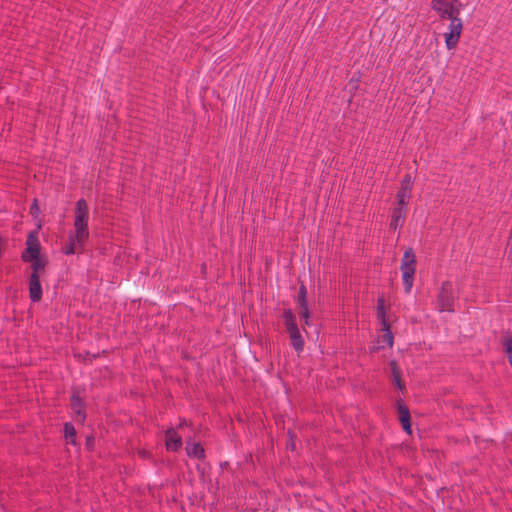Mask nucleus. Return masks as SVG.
I'll return each mask as SVG.
<instances>
[{"instance_id": "f03ea898", "label": "nucleus", "mask_w": 512, "mask_h": 512, "mask_svg": "<svg viewBox=\"0 0 512 512\" xmlns=\"http://www.w3.org/2000/svg\"><path fill=\"white\" fill-rule=\"evenodd\" d=\"M404 290L409 294L414 284L416 271V256L412 248H407L403 254L400 266Z\"/></svg>"}, {"instance_id": "f3484780", "label": "nucleus", "mask_w": 512, "mask_h": 512, "mask_svg": "<svg viewBox=\"0 0 512 512\" xmlns=\"http://www.w3.org/2000/svg\"><path fill=\"white\" fill-rule=\"evenodd\" d=\"M398 412L401 424L410 421L409 409L404 404H398Z\"/></svg>"}, {"instance_id": "7ed1b4c3", "label": "nucleus", "mask_w": 512, "mask_h": 512, "mask_svg": "<svg viewBox=\"0 0 512 512\" xmlns=\"http://www.w3.org/2000/svg\"><path fill=\"white\" fill-rule=\"evenodd\" d=\"M282 318L286 330L289 333L292 347L296 352H302L304 349V340L297 326L295 315L290 309H287L283 312Z\"/></svg>"}, {"instance_id": "412c9836", "label": "nucleus", "mask_w": 512, "mask_h": 512, "mask_svg": "<svg viewBox=\"0 0 512 512\" xmlns=\"http://www.w3.org/2000/svg\"><path fill=\"white\" fill-rule=\"evenodd\" d=\"M31 268L33 270L32 273H36V275H39V271L44 269V263L38 258L32 259L31 261Z\"/></svg>"}, {"instance_id": "393cba45", "label": "nucleus", "mask_w": 512, "mask_h": 512, "mask_svg": "<svg viewBox=\"0 0 512 512\" xmlns=\"http://www.w3.org/2000/svg\"><path fill=\"white\" fill-rule=\"evenodd\" d=\"M30 209H31V212H32V213H36V212H38V211H39V207H38V205H37L36 200H35V201H34V203L31 205V208H30Z\"/></svg>"}, {"instance_id": "aec40b11", "label": "nucleus", "mask_w": 512, "mask_h": 512, "mask_svg": "<svg viewBox=\"0 0 512 512\" xmlns=\"http://www.w3.org/2000/svg\"><path fill=\"white\" fill-rule=\"evenodd\" d=\"M377 316L381 319V324L384 325V321H387L385 318V310H384V300L379 299L377 303Z\"/></svg>"}, {"instance_id": "1a4fd4ad", "label": "nucleus", "mask_w": 512, "mask_h": 512, "mask_svg": "<svg viewBox=\"0 0 512 512\" xmlns=\"http://www.w3.org/2000/svg\"><path fill=\"white\" fill-rule=\"evenodd\" d=\"M407 207L404 206H396L393 209L390 228L393 230H397L403 226L404 220L406 218Z\"/></svg>"}, {"instance_id": "2eb2a0df", "label": "nucleus", "mask_w": 512, "mask_h": 512, "mask_svg": "<svg viewBox=\"0 0 512 512\" xmlns=\"http://www.w3.org/2000/svg\"><path fill=\"white\" fill-rule=\"evenodd\" d=\"M382 331H383V342L386 343L388 347L393 346V334L389 328V325L387 321H384V325H382Z\"/></svg>"}, {"instance_id": "4be33fe9", "label": "nucleus", "mask_w": 512, "mask_h": 512, "mask_svg": "<svg viewBox=\"0 0 512 512\" xmlns=\"http://www.w3.org/2000/svg\"><path fill=\"white\" fill-rule=\"evenodd\" d=\"M300 317L304 321L305 325H310V312L308 306L300 308Z\"/></svg>"}, {"instance_id": "4468645a", "label": "nucleus", "mask_w": 512, "mask_h": 512, "mask_svg": "<svg viewBox=\"0 0 512 512\" xmlns=\"http://www.w3.org/2000/svg\"><path fill=\"white\" fill-rule=\"evenodd\" d=\"M71 407H72V411L77 415V418L80 421H84L85 414L82 411V402H81V399L79 396H76V395L72 396Z\"/></svg>"}, {"instance_id": "20e7f679", "label": "nucleus", "mask_w": 512, "mask_h": 512, "mask_svg": "<svg viewBox=\"0 0 512 512\" xmlns=\"http://www.w3.org/2000/svg\"><path fill=\"white\" fill-rule=\"evenodd\" d=\"M431 6L441 19L459 16L462 8L459 0H432Z\"/></svg>"}, {"instance_id": "6e6552de", "label": "nucleus", "mask_w": 512, "mask_h": 512, "mask_svg": "<svg viewBox=\"0 0 512 512\" xmlns=\"http://www.w3.org/2000/svg\"><path fill=\"white\" fill-rule=\"evenodd\" d=\"M29 296L33 302H38L42 297V287L39 275L31 273L29 279Z\"/></svg>"}, {"instance_id": "6ab92c4d", "label": "nucleus", "mask_w": 512, "mask_h": 512, "mask_svg": "<svg viewBox=\"0 0 512 512\" xmlns=\"http://www.w3.org/2000/svg\"><path fill=\"white\" fill-rule=\"evenodd\" d=\"M64 433L67 439H71V442L74 443V437L76 436V431L74 426L71 423H66L64 426Z\"/></svg>"}, {"instance_id": "f8f14e48", "label": "nucleus", "mask_w": 512, "mask_h": 512, "mask_svg": "<svg viewBox=\"0 0 512 512\" xmlns=\"http://www.w3.org/2000/svg\"><path fill=\"white\" fill-rule=\"evenodd\" d=\"M411 186L409 183L407 185H401L400 190L397 193L398 206L407 207L408 200L410 198Z\"/></svg>"}, {"instance_id": "39448f33", "label": "nucleus", "mask_w": 512, "mask_h": 512, "mask_svg": "<svg viewBox=\"0 0 512 512\" xmlns=\"http://www.w3.org/2000/svg\"><path fill=\"white\" fill-rule=\"evenodd\" d=\"M456 299L453 284L445 281L437 297V308L440 312H454V301Z\"/></svg>"}, {"instance_id": "a211bd4d", "label": "nucleus", "mask_w": 512, "mask_h": 512, "mask_svg": "<svg viewBox=\"0 0 512 512\" xmlns=\"http://www.w3.org/2000/svg\"><path fill=\"white\" fill-rule=\"evenodd\" d=\"M504 348H505V352L508 356V359H509V363L510 365L512 366V337L511 336H506L505 339H504Z\"/></svg>"}, {"instance_id": "dca6fc26", "label": "nucleus", "mask_w": 512, "mask_h": 512, "mask_svg": "<svg viewBox=\"0 0 512 512\" xmlns=\"http://www.w3.org/2000/svg\"><path fill=\"white\" fill-rule=\"evenodd\" d=\"M297 303L299 305V308L301 307H307L308 306V303H307V289L305 287V285H300L299 287V291H298V296H297Z\"/></svg>"}, {"instance_id": "0eeeda50", "label": "nucleus", "mask_w": 512, "mask_h": 512, "mask_svg": "<svg viewBox=\"0 0 512 512\" xmlns=\"http://www.w3.org/2000/svg\"><path fill=\"white\" fill-rule=\"evenodd\" d=\"M27 248L22 254V259L25 262L36 259L40 255V242L36 233L32 232L27 237Z\"/></svg>"}, {"instance_id": "b1692460", "label": "nucleus", "mask_w": 512, "mask_h": 512, "mask_svg": "<svg viewBox=\"0 0 512 512\" xmlns=\"http://www.w3.org/2000/svg\"><path fill=\"white\" fill-rule=\"evenodd\" d=\"M402 427H403V429H404L408 434H411V425H410V421L405 422V423H402Z\"/></svg>"}, {"instance_id": "f257e3e1", "label": "nucleus", "mask_w": 512, "mask_h": 512, "mask_svg": "<svg viewBox=\"0 0 512 512\" xmlns=\"http://www.w3.org/2000/svg\"><path fill=\"white\" fill-rule=\"evenodd\" d=\"M89 207L84 199H79L75 206L74 232L79 241H86L89 237L88 230Z\"/></svg>"}, {"instance_id": "5701e85b", "label": "nucleus", "mask_w": 512, "mask_h": 512, "mask_svg": "<svg viewBox=\"0 0 512 512\" xmlns=\"http://www.w3.org/2000/svg\"><path fill=\"white\" fill-rule=\"evenodd\" d=\"M390 366H391V370H392V373H393V376H394V380H395V383L396 385L402 389V384H401V380H400V376H399V373H398V370H397V365L394 361H392L390 363Z\"/></svg>"}, {"instance_id": "ddd939ff", "label": "nucleus", "mask_w": 512, "mask_h": 512, "mask_svg": "<svg viewBox=\"0 0 512 512\" xmlns=\"http://www.w3.org/2000/svg\"><path fill=\"white\" fill-rule=\"evenodd\" d=\"M186 451L189 457L197 459L204 457V449L199 443H188Z\"/></svg>"}, {"instance_id": "423d86ee", "label": "nucleus", "mask_w": 512, "mask_h": 512, "mask_svg": "<svg viewBox=\"0 0 512 512\" xmlns=\"http://www.w3.org/2000/svg\"><path fill=\"white\" fill-rule=\"evenodd\" d=\"M448 20H450V23L448 25V31L444 33V38L446 48L452 50L459 42L463 30V22L459 16L449 18Z\"/></svg>"}, {"instance_id": "9d476101", "label": "nucleus", "mask_w": 512, "mask_h": 512, "mask_svg": "<svg viewBox=\"0 0 512 512\" xmlns=\"http://www.w3.org/2000/svg\"><path fill=\"white\" fill-rule=\"evenodd\" d=\"M182 446V439L174 429L166 431V447L167 450L177 451Z\"/></svg>"}, {"instance_id": "bb28decb", "label": "nucleus", "mask_w": 512, "mask_h": 512, "mask_svg": "<svg viewBox=\"0 0 512 512\" xmlns=\"http://www.w3.org/2000/svg\"><path fill=\"white\" fill-rule=\"evenodd\" d=\"M288 447H289L291 450H294V448H295V444L292 442V443L288 444Z\"/></svg>"}, {"instance_id": "9b49d317", "label": "nucleus", "mask_w": 512, "mask_h": 512, "mask_svg": "<svg viewBox=\"0 0 512 512\" xmlns=\"http://www.w3.org/2000/svg\"><path fill=\"white\" fill-rule=\"evenodd\" d=\"M86 241H79L75 237V233H71L68 238V243L63 247V252L66 255H72L76 252L77 248H82Z\"/></svg>"}, {"instance_id": "a878e982", "label": "nucleus", "mask_w": 512, "mask_h": 512, "mask_svg": "<svg viewBox=\"0 0 512 512\" xmlns=\"http://www.w3.org/2000/svg\"><path fill=\"white\" fill-rule=\"evenodd\" d=\"M408 183H409V185L412 187V184H411V178H410V176H409V175H407V176L403 179V181H402V184H401V185H404V184H405V185H407Z\"/></svg>"}]
</instances>
